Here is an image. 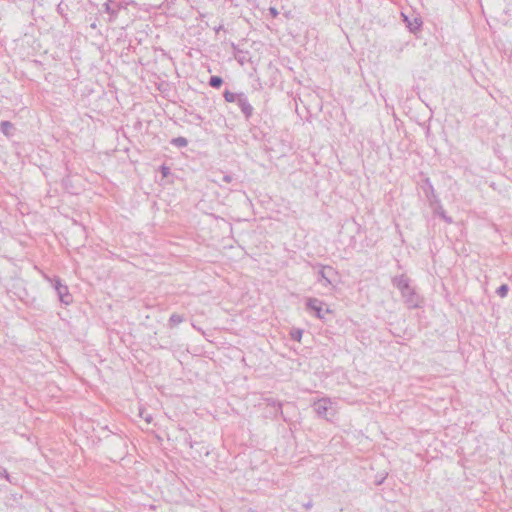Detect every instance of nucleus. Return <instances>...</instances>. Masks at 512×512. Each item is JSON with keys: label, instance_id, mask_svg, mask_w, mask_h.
Returning a JSON list of instances; mask_svg holds the SVG:
<instances>
[{"label": "nucleus", "instance_id": "f257e3e1", "mask_svg": "<svg viewBox=\"0 0 512 512\" xmlns=\"http://www.w3.org/2000/svg\"><path fill=\"white\" fill-rule=\"evenodd\" d=\"M392 284L401 292V296L409 308L418 307L419 298L414 289L411 287L410 280L407 276H395L392 279Z\"/></svg>", "mask_w": 512, "mask_h": 512}, {"label": "nucleus", "instance_id": "f03ea898", "mask_svg": "<svg viewBox=\"0 0 512 512\" xmlns=\"http://www.w3.org/2000/svg\"><path fill=\"white\" fill-rule=\"evenodd\" d=\"M223 96L225 101L237 104L246 120H249L252 117L254 109L245 93H234L229 90H225Z\"/></svg>", "mask_w": 512, "mask_h": 512}, {"label": "nucleus", "instance_id": "7ed1b4c3", "mask_svg": "<svg viewBox=\"0 0 512 512\" xmlns=\"http://www.w3.org/2000/svg\"><path fill=\"white\" fill-rule=\"evenodd\" d=\"M332 404L330 398H322L313 403V409L319 417L329 420L334 416Z\"/></svg>", "mask_w": 512, "mask_h": 512}, {"label": "nucleus", "instance_id": "20e7f679", "mask_svg": "<svg viewBox=\"0 0 512 512\" xmlns=\"http://www.w3.org/2000/svg\"><path fill=\"white\" fill-rule=\"evenodd\" d=\"M323 305L324 303L317 298H309L306 302L307 309L315 312V315L319 319H324L323 313Z\"/></svg>", "mask_w": 512, "mask_h": 512}, {"label": "nucleus", "instance_id": "39448f33", "mask_svg": "<svg viewBox=\"0 0 512 512\" xmlns=\"http://www.w3.org/2000/svg\"><path fill=\"white\" fill-rule=\"evenodd\" d=\"M59 287H56V292L58 294L59 300L61 303L65 305H69L72 303L73 298L72 295L69 293L68 287L62 283H58Z\"/></svg>", "mask_w": 512, "mask_h": 512}, {"label": "nucleus", "instance_id": "423d86ee", "mask_svg": "<svg viewBox=\"0 0 512 512\" xmlns=\"http://www.w3.org/2000/svg\"><path fill=\"white\" fill-rule=\"evenodd\" d=\"M334 273V270L330 266H322L318 272V281H323L324 285H331L330 274Z\"/></svg>", "mask_w": 512, "mask_h": 512}, {"label": "nucleus", "instance_id": "0eeeda50", "mask_svg": "<svg viewBox=\"0 0 512 512\" xmlns=\"http://www.w3.org/2000/svg\"><path fill=\"white\" fill-rule=\"evenodd\" d=\"M402 16H403V20L406 23V25H407L408 29L410 30V32L415 33L417 30L420 29V27L422 25V20L420 18L414 17L413 19H410L405 14H402Z\"/></svg>", "mask_w": 512, "mask_h": 512}, {"label": "nucleus", "instance_id": "6e6552de", "mask_svg": "<svg viewBox=\"0 0 512 512\" xmlns=\"http://www.w3.org/2000/svg\"><path fill=\"white\" fill-rule=\"evenodd\" d=\"M265 402L267 403V406H270L273 411L271 412L275 417L278 415V414H282V404L273 399V398H266L265 399Z\"/></svg>", "mask_w": 512, "mask_h": 512}, {"label": "nucleus", "instance_id": "1a4fd4ad", "mask_svg": "<svg viewBox=\"0 0 512 512\" xmlns=\"http://www.w3.org/2000/svg\"><path fill=\"white\" fill-rule=\"evenodd\" d=\"M435 214L438 215L439 217H441L446 223L450 224L453 222L452 218L449 217L445 210L443 209V207L441 205H438L435 210H434Z\"/></svg>", "mask_w": 512, "mask_h": 512}, {"label": "nucleus", "instance_id": "9d476101", "mask_svg": "<svg viewBox=\"0 0 512 512\" xmlns=\"http://www.w3.org/2000/svg\"><path fill=\"white\" fill-rule=\"evenodd\" d=\"M184 320H185V318L183 315L174 313L169 318V326L171 328L175 327V326L179 325L180 323H182Z\"/></svg>", "mask_w": 512, "mask_h": 512}, {"label": "nucleus", "instance_id": "9b49d317", "mask_svg": "<svg viewBox=\"0 0 512 512\" xmlns=\"http://www.w3.org/2000/svg\"><path fill=\"white\" fill-rule=\"evenodd\" d=\"M171 144L175 147L183 148L188 145V140L185 137L179 136L171 140Z\"/></svg>", "mask_w": 512, "mask_h": 512}, {"label": "nucleus", "instance_id": "f8f14e48", "mask_svg": "<svg viewBox=\"0 0 512 512\" xmlns=\"http://www.w3.org/2000/svg\"><path fill=\"white\" fill-rule=\"evenodd\" d=\"M0 128H1V132L6 135V136H10L11 135V130L13 129V124L9 121H2L0 123Z\"/></svg>", "mask_w": 512, "mask_h": 512}, {"label": "nucleus", "instance_id": "ddd939ff", "mask_svg": "<svg viewBox=\"0 0 512 512\" xmlns=\"http://www.w3.org/2000/svg\"><path fill=\"white\" fill-rule=\"evenodd\" d=\"M223 84V79L220 76H211L209 85L213 88H220Z\"/></svg>", "mask_w": 512, "mask_h": 512}, {"label": "nucleus", "instance_id": "4468645a", "mask_svg": "<svg viewBox=\"0 0 512 512\" xmlns=\"http://www.w3.org/2000/svg\"><path fill=\"white\" fill-rule=\"evenodd\" d=\"M303 331L301 329H292L290 332V336L293 340L300 342L302 338Z\"/></svg>", "mask_w": 512, "mask_h": 512}, {"label": "nucleus", "instance_id": "2eb2a0df", "mask_svg": "<svg viewBox=\"0 0 512 512\" xmlns=\"http://www.w3.org/2000/svg\"><path fill=\"white\" fill-rule=\"evenodd\" d=\"M508 291H509V287H508V285L503 284V285H501V286L496 290V293H497L500 297L504 298V297H506V296H507Z\"/></svg>", "mask_w": 512, "mask_h": 512}, {"label": "nucleus", "instance_id": "dca6fc26", "mask_svg": "<svg viewBox=\"0 0 512 512\" xmlns=\"http://www.w3.org/2000/svg\"><path fill=\"white\" fill-rule=\"evenodd\" d=\"M103 8H104V11L108 14H110L111 16H116L117 15V11L114 10L109 3H105L103 4Z\"/></svg>", "mask_w": 512, "mask_h": 512}, {"label": "nucleus", "instance_id": "f3484780", "mask_svg": "<svg viewBox=\"0 0 512 512\" xmlns=\"http://www.w3.org/2000/svg\"><path fill=\"white\" fill-rule=\"evenodd\" d=\"M66 8H67V5H66L63 1H61V2L57 5V12H58L59 14L63 15V14H64V11H65V9H66Z\"/></svg>", "mask_w": 512, "mask_h": 512}, {"label": "nucleus", "instance_id": "a211bd4d", "mask_svg": "<svg viewBox=\"0 0 512 512\" xmlns=\"http://www.w3.org/2000/svg\"><path fill=\"white\" fill-rule=\"evenodd\" d=\"M48 280L53 283V287H54L55 290H56V287H59L58 283H62L60 278H58V277H55L54 279H49L48 278Z\"/></svg>", "mask_w": 512, "mask_h": 512}, {"label": "nucleus", "instance_id": "6ab92c4d", "mask_svg": "<svg viewBox=\"0 0 512 512\" xmlns=\"http://www.w3.org/2000/svg\"><path fill=\"white\" fill-rule=\"evenodd\" d=\"M140 415H141V417H143V418H144V420H145L147 423H151V422H152V420H153V418H152V416H151L150 414H147V415H145V416H144V415H143V412H140Z\"/></svg>", "mask_w": 512, "mask_h": 512}, {"label": "nucleus", "instance_id": "aec40b11", "mask_svg": "<svg viewBox=\"0 0 512 512\" xmlns=\"http://www.w3.org/2000/svg\"><path fill=\"white\" fill-rule=\"evenodd\" d=\"M269 13L272 15V17H276L279 14L275 7H270Z\"/></svg>", "mask_w": 512, "mask_h": 512}, {"label": "nucleus", "instance_id": "412c9836", "mask_svg": "<svg viewBox=\"0 0 512 512\" xmlns=\"http://www.w3.org/2000/svg\"><path fill=\"white\" fill-rule=\"evenodd\" d=\"M223 181L226 182V183H230L232 181V176L224 175L223 176Z\"/></svg>", "mask_w": 512, "mask_h": 512}, {"label": "nucleus", "instance_id": "4be33fe9", "mask_svg": "<svg viewBox=\"0 0 512 512\" xmlns=\"http://www.w3.org/2000/svg\"><path fill=\"white\" fill-rule=\"evenodd\" d=\"M222 29H223V25H219V26L214 28L216 33H219Z\"/></svg>", "mask_w": 512, "mask_h": 512}, {"label": "nucleus", "instance_id": "5701e85b", "mask_svg": "<svg viewBox=\"0 0 512 512\" xmlns=\"http://www.w3.org/2000/svg\"><path fill=\"white\" fill-rule=\"evenodd\" d=\"M168 171H169V168L164 167V166L162 167V172L164 175H167Z\"/></svg>", "mask_w": 512, "mask_h": 512}, {"label": "nucleus", "instance_id": "b1692460", "mask_svg": "<svg viewBox=\"0 0 512 512\" xmlns=\"http://www.w3.org/2000/svg\"><path fill=\"white\" fill-rule=\"evenodd\" d=\"M194 119L198 120V121H201L203 118L199 114H195L194 115Z\"/></svg>", "mask_w": 512, "mask_h": 512}, {"label": "nucleus", "instance_id": "393cba45", "mask_svg": "<svg viewBox=\"0 0 512 512\" xmlns=\"http://www.w3.org/2000/svg\"><path fill=\"white\" fill-rule=\"evenodd\" d=\"M111 0H108V2H110Z\"/></svg>", "mask_w": 512, "mask_h": 512}]
</instances>
